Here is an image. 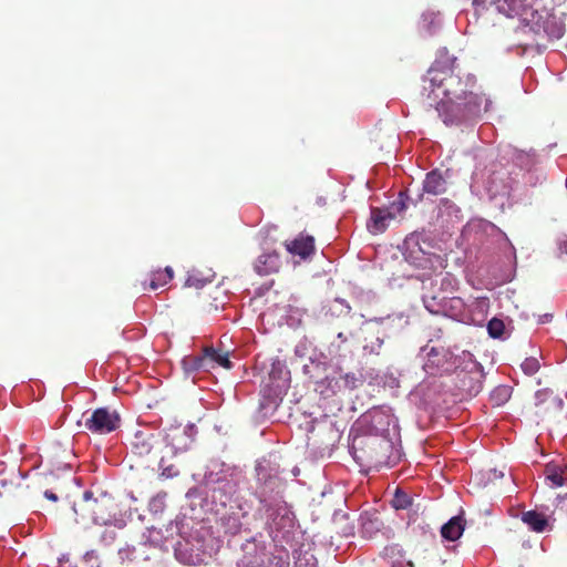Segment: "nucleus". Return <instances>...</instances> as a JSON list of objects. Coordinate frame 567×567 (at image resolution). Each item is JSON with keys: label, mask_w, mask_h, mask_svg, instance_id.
<instances>
[{"label": "nucleus", "mask_w": 567, "mask_h": 567, "mask_svg": "<svg viewBox=\"0 0 567 567\" xmlns=\"http://www.w3.org/2000/svg\"><path fill=\"white\" fill-rule=\"evenodd\" d=\"M546 478L559 487L567 482V465L549 463L545 468Z\"/></svg>", "instance_id": "18"}, {"label": "nucleus", "mask_w": 567, "mask_h": 567, "mask_svg": "<svg viewBox=\"0 0 567 567\" xmlns=\"http://www.w3.org/2000/svg\"><path fill=\"white\" fill-rule=\"evenodd\" d=\"M499 391H501L504 395H507V393H508V389H507V388H502V389H499Z\"/></svg>", "instance_id": "37"}, {"label": "nucleus", "mask_w": 567, "mask_h": 567, "mask_svg": "<svg viewBox=\"0 0 567 567\" xmlns=\"http://www.w3.org/2000/svg\"><path fill=\"white\" fill-rule=\"evenodd\" d=\"M424 307L434 315L443 313L445 311V297L437 298L436 296L425 295L423 297Z\"/></svg>", "instance_id": "23"}, {"label": "nucleus", "mask_w": 567, "mask_h": 567, "mask_svg": "<svg viewBox=\"0 0 567 567\" xmlns=\"http://www.w3.org/2000/svg\"><path fill=\"white\" fill-rule=\"evenodd\" d=\"M394 206H396L399 212L405 209V204L403 202L395 203Z\"/></svg>", "instance_id": "34"}, {"label": "nucleus", "mask_w": 567, "mask_h": 567, "mask_svg": "<svg viewBox=\"0 0 567 567\" xmlns=\"http://www.w3.org/2000/svg\"><path fill=\"white\" fill-rule=\"evenodd\" d=\"M522 520L525 524H527L534 532L537 533L544 532L548 525L545 515L536 511H528L523 513Z\"/></svg>", "instance_id": "19"}, {"label": "nucleus", "mask_w": 567, "mask_h": 567, "mask_svg": "<svg viewBox=\"0 0 567 567\" xmlns=\"http://www.w3.org/2000/svg\"><path fill=\"white\" fill-rule=\"evenodd\" d=\"M486 190L491 198L506 196L509 193L508 178L504 173L494 172L486 182Z\"/></svg>", "instance_id": "13"}, {"label": "nucleus", "mask_w": 567, "mask_h": 567, "mask_svg": "<svg viewBox=\"0 0 567 567\" xmlns=\"http://www.w3.org/2000/svg\"><path fill=\"white\" fill-rule=\"evenodd\" d=\"M120 417L105 408L96 409L85 421V427L92 433L105 434L118 427Z\"/></svg>", "instance_id": "5"}, {"label": "nucleus", "mask_w": 567, "mask_h": 567, "mask_svg": "<svg viewBox=\"0 0 567 567\" xmlns=\"http://www.w3.org/2000/svg\"><path fill=\"white\" fill-rule=\"evenodd\" d=\"M461 389L465 391L468 395H476L482 390L481 380H475L473 382V378L465 372H461L457 374Z\"/></svg>", "instance_id": "22"}, {"label": "nucleus", "mask_w": 567, "mask_h": 567, "mask_svg": "<svg viewBox=\"0 0 567 567\" xmlns=\"http://www.w3.org/2000/svg\"><path fill=\"white\" fill-rule=\"evenodd\" d=\"M559 250L567 255V236H564L558 241Z\"/></svg>", "instance_id": "32"}, {"label": "nucleus", "mask_w": 567, "mask_h": 567, "mask_svg": "<svg viewBox=\"0 0 567 567\" xmlns=\"http://www.w3.org/2000/svg\"><path fill=\"white\" fill-rule=\"evenodd\" d=\"M257 481L266 486L272 487L279 480V467L267 460H261L256 465Z\"/></svg>", "instance_id": "12"}, {"label": "nucleus", "mask_w": 567, "mask_h": 567, "mask_svg": "<svg viewBox=\"0 0 567 567\" xmlns=\"http://www.w3.org/2000/svg\"><path fill=\"white\" fill-rule=\"evenodd\" d=\"M260 567H290V555L286 547L275 546L274 551L266 554L265 565Z\"/></svg>", "instance_id": "17"}, {"label": "nucleus", "mask_w": 567, "mask_h": 567, "mask_svg": "<svg viewBox=\"0 0 567 567\" xmlns=\"http://www.w3.org/2000/svg\"><path fill=\"white\" fill-rule=\"evenodd\" d=\"M280 268V257L278 254H264L255 262V270L260 276H267L277 272Z\"/></svg>", "instance_id": "14"}, {"label": "nucleus", "mask_w": 567, "mask_h": 567, "mask_svg": "<svg viewBox=\"0 0 567 567\" xmlns=\"http://www.w3.org/2000/svg\"><path fill=\"white\" fill-rule=\"evenodd\" d=\"M364 349H370L371 352H374L377 350V348L373 344H371V346L365 344Z\"/></svg>", "instance_id": "36"}, {"label": "nucleus", "mask_w": 567, "mask_h": 567, "mask_svg": "<svg viewBox=\"0 0 567 567\" xmlns=\"http://www.w3.org/2000/svg\"><path fill=\"white\" fill-rule=\"evenodd\" d=\"M329 311L336 316H347L351 311L350 305L340 298H336L329 306Z\"/></svg>", "instance_id": "27"}, {"label": "nucleus", "mask_w": 567, "mask_h": 567, "mask_svg": "<svg viewBox=\"0 0 567 567\" xmlns=\"http://www.w3.org/2000/svg\"><path fill=\"white\" fill-rule=\"evenodd\" d=\"M73 512L76 522L106 525L115 517V503L105 493L94 496L92 492L86 491L79 501L74 502Z\"/></svg>", "instance_id": "3"}, {"label": "nucleus", "mask_w": 567, "mask_h": 567, "mask_svg": "<svg viewBox=\"0 0 567 567\" xmlns=\"http://www.w3.org/2000/svg\"><path fill=\"white\" fill-rule=\"evenodd\" d=\"M44 496L48 499L53 501V502H55L58 499V496L53 492H51V491H45L44 492Z\"/></svg>", "instance_id": "33"}, {"label": "nucleus", "mask_w": 567, "mask_h": 567, "mask_svg": "<svg viewBox=\"0 0 567 567\" xmlns=\"http://www.w3.org/2000/svg\"><path fill=\"white\" fill-rule=\"evenodd\" d=\"M173 277L174 272L171 267H165L164 269L152 271L150 275V288L152 290L162 288L167 285L173 279Z\"/></svg>", "instance_id": "21"}, {"label": "nucleus", "mask_w": 567, "mask_h": 567, "mask_svg": "<svg viewBox=\"0 0 567 567\" xmlns=\"http://www.w3.org/2000/svg\"><path fill=\"white\" fill-rule=\"evenodd\" d=\"M243 555L238 560L239 567H260L265 565V548L255 540H248L241 546Z\"/></svg>", "instance_id": "8"}, {"label": "nucleus", "mask_w": 567, "mask_h": 567, "mask_svg": "<svg viewBox=\"0 0 567 567\" xmlns=\"http://www.w3.org/2000/svg\"><path fill=\"white\" fill-rule=\"evenodd\" d=\"M423 82V106L434 109L446 126L466 124L481 114L485 97L477 92L476 76L462 71L446 48L437 51Z\"/></svg>", "instance_id": "1"}, {"label": "nucleus", "mask_w": 567, "mask_h": 567, "mask_svg": "<svg viewBox=\"0 0 567 567\" xmlns=\"http://www.w3.org/2000/svg\"><path fill=\"white\" fill-rule=\"evenodd\" d=\"M487 331L492 338H501L505 331V324L503 320L498 318L491 319L487 323Z\"/></svg>", "instance_id": "28"}, {"label": "nucleus", "mask_w": 567, "mask_h": 567, "mask_svg": "<svg viewBox=\"0 0 567 567\" xmlns=\"http://www.w3.org/2000/svg\"><path fill=\"white\" fill-rule=\"evenodd\" d=\"M159 468L162 470V475L166 477H174L178 474L177 468L174 465L165 466L164 460L161 458L158 463Z\"/></svg>", "instance_id": "30"}, {"label": "nucleus", "mask_w": 567, "mask_h": 567, "mask_svg": "<svg viewBox=\"0 0 567 567\" xmlns=\"http://www.w3.org/2000/svg\"><path fill=\"white\" fill-rule=\"evenodd\" d=\"M183 363L187 370H200L208 368L204 352L202 355H189L184 358Z\"/></svg>", "instance_id": "25"}, {"label": "nucleus", "mask_w": 567, "mask_h": 567, "mask_svg": "<svg viewBox=\"0 0 567 567\" xmlns=\"http://www.w3.org/2000/svg\"><path fill=\"white\" fill-rule=\"evenodd\" d=\"M369 461L374 467L390 466V454L393 451V444L388 440L373 439L369 443Z\"/></svg>", "instance_id": "7"}, {"label": "nucleus", "mask_w": 567, "mask_h": 567, "mask_svg": "<svg viewBox=\"0 0 567 567\" xmlns=\"http://www.w3.org/2000/svg\"><path fill=\"white\" fill-rule=\"evenodd\" d=\"M164 445V440L158 434L138 431L134 435L132 451L137 456L146 457L156 455Z\"/></svg>", "instance_id": "6"}, {"label": "nucleus", "mask_w": 567, "mask_h": 567, "mask_svg": "<svg viewBox=\"0 0 567 567\" xmlns=\"http://www.w3.org/2000/svg\"><path fill=\"white\" fill-rule=\"evenodd\" d=\"M362 383V380L359 375L353 372L344 373L340 375L339 381L337 382L339 389L343 390H353L357 389Z\"/></svg>", "instance_id": "24"}, {"label": "nucleus", "mask_w": 567, "mask_h": 567, "mask_svg": "<svg viewBox=\"0 0 567 567\" xmlns=\"http://www.w3.org/2000/svg\"><path fill=\"white\" fill-rule=\"evenodd\" d=\"M536 0H489L499 13L508 18H518L536 34H546L559 39L564 35L565 23L560 17L545 7L535 8Z\"/></svg>", "instance_id": "2"}, {"label": "nucleus", "mask_w": 567, "mask_h": 567, "mask_svg": "<svg viewBox=\"0 0 567 567\" xmlns=\"http://www.w3.org/2000/svg\"><path fill=\"white\" fill-rule=\"evenodd\" d=\"M488 0H473L472 4L476 11V13H481L487 9Z\"/></svg>", "instance_id": "31"}, {"label": "nucleus", "mask_w": 567, "mask_h": 567, "mask_svg": "<svg viewBox=\"0 0 567 567\" xmlns=\"http://www.w3.org/2000/svg\"><path fill=\"white\" fill-rule=\"evenodd\" d=\"M286 249L301 258H308L315 252V238L309 235L300 234L297 238L285 243Z\"/></svg>", "instance_id": "10"}, {"label": "nucleus", "mask_w": 567, "mask_h": 567, "mask_svg": "<svg viewBox=\"0 0 567 567\" xmlns=\"http://www.w3.org/2000/svg\"><path fill=\"white\" fill-rule=\"evenodd\" d=\"M405 258L417 267L423 266V261L426 260L425 251L420 246V234H410L405 240Z\"/></svg>", "instance_id": "11"}, {"label": "nucleus", "mask_w": 567, "mask_h": 567, "mask_svg": "<svg viewBox=\"0 0 567 567\" xmlns=\"http://www.w3.org/2000/svg\"><path fill=\"white\" fill-rule=\"evenodd\" d=\"M0 484L2 485V487H6L7 486V481L6 480H0Z\"/></svg>", "instance_id": "38"}, {"label": "nucleus", "mask_w": 567, "mask_h": 567, "mask_svg": "<svg viewBox=\"0 0 567 567\" xmlns=\"http://www.w3.org/2000/svg\"><path fill=\"white\" fill-rule=\"evenodd\" d=\"M204 353L206 357L207 364L209 362H214L227 370L231 369L233 363L228 358L227 351L217 350L213 347H206L204 348Z\"/></svg>", "instance_id": "20"}, {"label": "nucleus", "mask_w": 567, "mask_h": 567, "mask_svg": "<svg viewBox=\"0 0 567 567\" xmlns=\"http://www.w3.org/2000/svg\"><path fill=\"white\" fill-rule=\"evenodd\" d=\"M297 526L289 514L277 515L270 524V536L274 546L293 547L296 544Z\"/></svg>", "instance_id": "4"}, {"label": "nucleus", "mask_w": 567, "mask_h": 567, "mask_svg": "<svg viewBox=\"0 0 567 567\" xmlns=\"http://www.w3.org/2000/svg\"><path fill=\"white\" fill-rule=\"evenodd\" d=\"M395 215L388 208H371V216L368 223V229L371 234L378 235L384 233L389 226V221L394 219Z\"/></svg>", "instance_id": "9"}, {"label": "nucleus", "mask_w": 567, "mask_h": 567, "mask_svg": "<svg viewBox=\"0 0 567 567\" xmlns=\"http://www.w3.org/2000/svg\"><path fill=\"white\" fill-rule=\"evenodd\" d=\"M375 340H377V348L380 349L382 347L383 340L380 337H377Z\"/></svg>", "instance_id": "35"}, {"label": "nucleus", "mask_w": 567, "mask_h": 567, "mask_svg": "<svg viewBox=\"0 0 567 567\" xmlns=\"http://www.w3.org/2000/svg\"><path fill=\"white\" fill-rule=\"evenodd\" d=\"M522 370L527 375H534L540 368L539 361L534 358H526L522 363Z\"/></svg>", "instance_id": "29"}, {"label": "nucleus", "mask_w": 567, "mask_h": 567, "mask_svg": "<svg viewBox=\"0 0 567 567\" xmlns=\"http://www.w3.org/2000/svg\"><path fill=\"white\" fill-rule=\"evenodd\" d=\"M464 528L465 519L462 515H457L441 527V535L446 540L455 542L462 536Z\"/></svg>", "instance_id": "15"}, {"label": "nucleus", "mask_w": 567, "mask_h": 567, "mask_svg": "<svg viewBox=\"0 0 567 567\" xmlns=\"http://www.w3.org/2000/svg\"><path fill=\"white\" fill-rule=\"evenodd\" d=\"M395 509H406L412 505V498L409 494L401 489H396L392 499Z\"/></svg>", "instance_id": "26"}, {"label": "nucleus", "mask_w": 567, "mask_h": 567, "mask_svg": "<svg viewBox=\"0 0 567 567\" xmlns=\"http://www.w3.org/2000/svg\"><path fill=\"white\" fill-rule=\"evenodd\" d=\"M423 190L431 195H441L446 190V181L437 169L426 174L423 182Z\"/></svg>", "instance_id": "16"}]
</instances>
